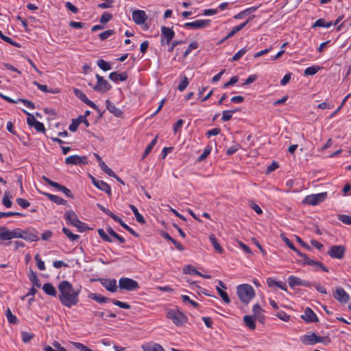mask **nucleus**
Listing matches in <instances>:
<instances>
[{"instance_id": "nucleus-47", "label": "nucleus", "mask_w": 351, "mask_h": 351, "mask_svg": "<svg viewBox=\"0 0 351 351\" xmlns=\"http://www.w3.org/2000/svg\"><path fill=\"white\" fill-rule=\"evenodd\" d=\"M33 84L34 85H36L38 89H40V90L43 91V92H51V93H56L58 92V90H49L48 88H47V85H43V84H40L39 83H38L36 81H34L33 82Z\"/></svg>"}, {"instance_id": "nucleus-60", "label": "nucleus", "mask_w": 351, "mask_h": 351, "mask_svg": "<svg viewBox=\"0 0 351 351\" xmlns=\"http://www.w3.org/2000/svg\"><path fill=\"white\" fill-rule=\"evenodd\" d=\"M280 238L290 249H291V250L295 249V245L285 234H281Z\"/></svg>"}, {"instance_id": "nucleus-28", "label": "nucleus", "mask_w": 351, "mask_h": 351, "mask_svg": "<svg viewBox=\"0 0 351 351\" xmlns=\"http://www.w3.org/2000/svg\"><path fill=\"white\" fill-rule=\"evenodd\" d=\"M248 23L249 20H247L245 22L240 24L239 25L234 27L228 33V34L225 37V39H228L232 37L237 32L244 28Z\"/></svg>"}, {"instance_id": "nucleus-62", "label": "nucleus", "mask_w": 351, "mask_h": 351, "mask_svg": "<svg viewBox=\"0 0 351 351\" xmlns=\"http://www.w3.org/2000/svg\"><path fill=\"white\" fill-rule=\"evenodd\" d=\"M21 335L24 343L29 342L33 338V335L27 332H23Z\"/></svg>"}, {"instance_id": "nucleus-4", "label": "nucleus", "mask_w": 351, "mask_h": 351, "mask_svg": "<svg viewBox=\"0 0 351 351\" xmlns=\"http://www.w3.org/2000/svg\"><path fill=\"white\" fill-rule=\"evenodd\" d=\"M64 217L68 224L77 228L80 232H82L84 230L85 223L78 219L77 215L73 210H66L64 213Z\"/></svg>"}, {"instance_id": "nucleus-63", "label": "nucleus", "mask_w": 351, "mask_h": 351, "mask_svg": "<svg viewBox=\"0 0 351 351\" xmlns=\"http://www.w3.org/2000/svg\"><path fill=\"white\" fill-rule=\"evenodd\" d=\"M279 167L278 163L277 162L273 161L272 163L269 165L267 168L266 172L267 173H269L276 169H278Z\"/></svg>"}, {"instance_id": "nucleus-6", "label": "nucleus", "mask_w": 351, "mask_h": 351, "mask_svg": "<svg viewBox=\"0 0 351 351\" xmlns=\"http://www.w3.org/2000/svg\"><path fill=\"white\" fill-rule=\"evenodd\" d=\"M327 195V192L309 195L305 197L303 202L308 205L316 206L323 202Z\"/></svg>"}, {"instance_id": "nucleus-64", "label": "nucleus", "mask_w": 351, "mask_h": 351, "mask_svg": "<svg viewBox=\"0 0 351 351\" xmlns=\"http://www.w3.org/2000/svg\"><path fill=\"white\" fill-rule=\"evenodd\" d=\"M65 6L68 10H69L73 13L76 14L78 12V8L76 6L73 5L71 2H66Z\"/></svg>"}, {"instance_id": "nucleus-7", "label": "nucleus", "mask_w": 351, "mask_h": 351, "mask_svg": "<svg viewBox=\"0 0 351 351\" xmlns=\"http://www.w3.org/2000/svg\"><path fill=\"white\" fill-rule=\"evenodd\" d=\"M346 247L343 245H332L327 252L331 258L342 260L345 257Z\"/></svg>"}, {"instance_id": "nucleus-30", "label": "nucleus", "mask_w": 351, "mask_h": 351, "mask_svg": "<svg viewBox=\"0 0 351 351\" xmlns=\"http://www.w3.org/2000/svg\"><path fill=\"white\" fill-rule=\"evenodd\" d=\"M209 239L215 250L220 254L223 253V249L217 241L215 236L214 234H210L209 237Z\"/></svg>"}, {"instance_id": "nucleus-56", "label": "nucleus", "mask_w": 351, "mask_h": 351, "mask_svg": "<svg viewBox=\"0 0 351 351\" xmlns=\"http://www.w3.org/2000/svg\"><path fill=\"white\" fill-rule=\"evenodd\" d=\"M16 202L23 208H27L30 205V203L27 200L23 198H17Z\"/></svg>"}, {"instance_id": "nucleus-58", "label": "nucleus", "mask_w": 351, "mask_h": 351, "mask_svg": "<svg viewBox=\"0 0 351 351\" xmlns=\"http://www.w3.org/2000/svg\"><path fill=\"white\" fill-rule=\"evenodd\" d=\"M247 51V49H245V48L241 49L240 51H239L237 53H236L232 58V61H237L239 60Z\"/></svg>"}, {"instance_id": "nucleus-26", "label": "nucleus", "mask_w": 351, "mask_h": 351, "mask_svg": "<svg viewBox=\"0 0 351 351\" xmlns=\"http://www.w3.org/2000/svg\"><path fill=\"white\" fill-rule=\"evenodd\" d=\"M44 292L51 296H56L57 291L56 288L51 283H45L43 286Z\"/></svg>"}, {"instance_id": "nucleus-36", "label": "nucleus", "mask_w": 351, "mask_h": 351, "mask_svg": "<svg viewBox=\"0 0 351 351\" xmlns=\"http://www.w3.org/2000/svg\"><path fill=\"white\" fill-rule=\"evenodd\" d=\"M11 197H12L10 195L9 192L4 193L2 203L6 208H10L12 206V202L11 201Z\"/></svg>"}, {"instance_id": "nucleus-41", "label": "nucleus", "mask_w": 351, "mask_h": 351, "mask_svg": "<svg viewBox=\"0 0 351 351\" xmlns=\"http://www.w3.org/2000/svg\"><path fill=\"white\" fill-rule=\"evenodd\" d=\"M319 70V66H309L304 70V75H313Z\"/></svg>"}, {"instance_id": "nucleus-14", "label": "nucleus", "mask_w": 351, "mask_h": 351, "mask_svg": "<svg viewBox=\"0 0 351 351\" xmlns=\"http://www.w3.org/2000/svg\"><path fill=\"white\" fill-rule=\"evenodd\" d=\"M88 162L86 156H80L78 155H72L65 159V163L67 165H85Z\"/></svg>"}, {"instance_id": "nucleus-44", "label": "nucleus", "mask_w": 351, "mask_h": 351, "mask_svg": "<svg viewBox=\"0 0 351 351\" xmlns=\"http://www.w3.org/2000/svg\"><path fill=\"white\" fill-rule=\"evenodd\" d=\"M114 31L113 29H108L105 32H103L99 34V38L102 40L107 39L110 36L114 34Z\"/></svg>"}, {"instance_id": "nucleus-50", "label": "nucleus", "mask_w": 351, "mask_h": 351, "mask_svg": "<svg viewBox=\"0 0 351 351\" xmlns=\"http://www.w3.org/2000/svg\"><path fill=\"white\" fill-rule=\"evenodd\" d=\"M35 261L37 263V267L39 270L44 271L45 270V265L43 261L41 260L38 254L35 256Z\"/></svg>"}, {"instance_id": "nucleus-43", "label": "nucleus", "mask_w": 351, "mask_h": 351, "mask_svg": "<svg viewBox=\"0 0 351 351\" xmlns=\"http://www.w3.org/2000/svg\"><path fill=\"white\" fill-rule=\"evenodd\" d=\"M0 38L5 42L14 46V47H20V45L14 41H13L10 37L5 36L2 32L0 30Z\"/></svg>"}, {"instance_id": "nucleus-37", "label": "nucleus", "mask_w": 351, "mask_h": 351, "mask_svg": "<svg viewBox=\"0 0 351 351\" xmlns=\"http://www.w3.org/2000/svg\"><path fill=\"white\" fill-rule=\"evenodd\" d=\"M212 150V147L210 145H207L204 149L203 153L199 156L197 161L202 162L204 160L208 155L210 154V152Z\"/></svg>"}, {"instance_id": "nucleus-40", "label": "nucleus", "mask_w": 351, "mask_h": 351, "mask_svg": "<svg viewBox=\"0 0 351 351\" xmlns=\"http://www.w3.org/2000/svg\"><path fill=\"white\" fill-rule=\"evenodd\" d=\"M308 265L313 266L316 268H321L323 271L328 272V268L321 262L311 260V261L308 263Z\"/></svg>"}, {"instance_id": "nucleus-32", "label": "nucleus", "mask_w": 351, "mask_h": 351, "mask_svg": "<svg viewBox=\"0 0 351 351\" xmlns=\"http://www.w3.org/2000/svg\"><path fill=\"white\" fill-rule=\"evenodd\" d=\"M5 316L8 319V322L10 324H15L18 322L17 317L12 314L11 310L10 308H8L5 311Z\"/></svg>"}, {"instance_id": "nucleus-29", "label": "nucleus", "mask_w": 351, "mask_h": 351, "mask_svg": "<svg viewBox=\"0 0 351 351\" xmlns=\"http://www.w3.org/2000/svg\"><path fill=\"white\" fill-rule=\"evenodd\" d=\"M290 287L293 288L296 286H301L302 280L295 276H290L287 279Z\"/></svg>"}, {"instance_id": "nucleus-22", "label": "nucleus", "mask_w": 351, "mask_h": 351, "mask_svg": "<svg viewBox=\"0 0 351 351\" xmlns=\"http://www.w3.org/2000/svg\"><path fill=\"white\" fill-rule=\"evenodd\" d=\"M109 78L114 82H123L125 81L128 78V75L126 73H119L117 72H112L109 75Z\"/></svg>"}, {"instance_id": "nucleus-45", "label": "nucleus", "mask_w": 351, "mask_h": 351, "mask_svg": "<svg viewBox=\"0 0 351 351\" xmlns=\"http://www.w3.org/2000/svg\"><path fill=\"white\" fill-rule=\"evenodd\" d=\"M98 234L104 241L108 242H113V239L110 237L109 234H107L106 232L103 229L98 230Z\"/></svg>"}, {"instance_id": "nucleus-3", "label": "nucleus", "mask_w": 351, "mask_h": 351, "mask_svg": "<svg viewBox=\"0 0 351 351\" xmlns=\"http://www.w3.org/2000/svg\"><path fill=\"white\" fill-rule=\"evenodd\" d=\"M300 341L304 345H314L317 343H324L326 344L330 342L328 337L318 336L315 332H311L301 337Z\"/></svg>"}, {"instance_id": "nucleus-5", "label": "nucleus", "mask_w": 351, "mask_h": 351, "mask_svg": "<svg viewBox=\"0 0 351 351\" xmlns=\"http://www.w3.org/2000/svg\"><path fill=\"white\" fill-rule=\"evenodd\" d=\"M119 287L128 291L137 290L139 288L138 283L129 278H121L119 280Z\"/></svg>"}, {"instance_id": "nucleus-48", "label": "nucleus", "mask_w": 351, "mask_h": 351, "mask_svg": "<svg viewBox=\"0 0 351 351\" xmlns=\"http://www.w3.org/2000/svg\"><path fill=\"white\" fill-rule=\"evenodd\" d=\"M198 47V44L196 42H192L186 50L184 51L183 56L184 58H186L193 49H195Z\"/></svg>"}, {"instance_id": "nucleus-9", "label": "nucleus", "mask_w": 351, "mask_h": 351, "mask_svg": "<svg viewBox=\"0 0 351 351\" xmlns=\"http://www.w3.org/2000/svg\"><path fill=\"white\" fill-rule=\"evenodd\" d=\"M42 178L45 182H47L51 186H53V187L57 189L58 190L62 191L66 197H70V198L73 197L72 192L69 189L65 187L64 186H62L58 182L51 180L50 179H49L47 177H46L45 176H43Z\"/></svg>"}, {"instance_id": "nucleus-20", "label": "nucleus", "mask_w": 351, "mask_h": 351, "mask_svg": "<svg viewBox=\"0 0 351 351\" xmlns=\"http://www.w3.org/2000/svg\"><path fill=\"white\" fill-rule=\"evenodd\" d=\"M95 91H97L99 93H106L110 90L112 88V86L109 84V82L105 80L100 84H95L93 87Z\"/></svg>"}, {"instance_id": "nucleus-25", "label": "nucleus", "mask_w": 351, "mask_h": 351, "mask_svg": "<svg viewBox=\"0 0 351 351\" xmlns=\"http://www.w3.org/2000/svg\"><path fill=\"white\" fill-rule=\"evenodd\" d=\"M11 230H9L6 227L0 226V240L7 241L11 240L10 237Z\"/></svg>"}, {"instance_id": "nucleus-18", "label": "nucleus", "mask_w": 351, "mask_h": 351, "mask_svg": "<svg viewBox=\"0 0 351 351\" xmlns=\"http://www.w3.org/2000/svg\"><path fill=\"white\" fill-rule=\"evenodd\" d=\"M132 19L136 24L140 25L144 23L146 15L144 11L137 10L132 12Z\"/></svg>"}, {"instance_id": "nucleus-8", "label": "nucleus", "mask_w": 351, "mask_h": 351, "mask_svg": "<svg viewBox=\"0 0 351 351\" xmlns=\"http://www.w3.org/2000/svg\"><path fill=\"white\" fill-rule=\"evenodd\" d=\"M167 318L172 320V322L178 326L183 325L186 322L187 317L181 312L178 311L171 310L167 314Z\"/></svg>"}, {"instance_id": "nucleus-33", "label": "nucleus", "mask_w": 351, "mask_h": 351, "mask_svg": "<svg viewBox=\"0 0 351 351\" xmlns=\"http://www.w3.org/2000/svg\"><path fill=\"white\" fill-rule=\"evenodd\" d=\"M130 208L132 210L134 215H135L136 219L138 223H143L145 222L143 217L138 213V209L136 206L132 204L130 205Z\"/></svg>"}, {"instance_id": "nucleus-39", "label": "nucleus", "mask_w": 351, "mask_h": 351, "mask_svg": "<svg viewBox=\"0 0 351 351\" xmlns=\"http://www.w3.org/2000/svg\"><path fill=\"white\" fill-rule=\"evenodd\" d=\"M97 65L103 71H109L111 69L110 64L108 62L104 60L103 59H100L97 61Z\"/></svg>"}, {"instance_id": "nucleus-53", "label": "nucleus", "mask_w": 351, "mask_h": 351, "mask_svg": "<svg viewBox=\"0 0 351 351\" xmlns=\"http://www.w3.org/2000/svg\"><path fill=\"white\" fill-rule=\"evenodd\" d=\"M112 303L114 305L118 306L121 308H124V309H130V305L126 302H121L119 300H113Z\"/></svg>"}, {"instance_id": "nucleus-21", "label": "nucleus", "mask_w": 351, "mask_h": 351, "mask_svg": "<svg viewBox=\"0 0 351 351\" xmlns=\"http://www.w3.org/2000/svg\"><path fill=\"white\" fill-rule=\"evenodd\" d=\"M106 108L110 113L113 114L114 116L117 117H121V115L122 114V111L119 108H117L115 105L113 104L108 99L106 101Z\"/></svg>"}, {"instance_id": "nucleus-23", "label": "nucleus", "mask_w": 351, "mask_h": 351, "mask_svg": "<svg viewBox=\"0 0 351 351\" xmlns=\"http://www.w3.org/2000/svg\"><path fill=\"white\" fill-rule=\"evenodd\" d=\"M43 194L46 197H47L51 202L57 204L58 205H65L66 203V200H64L63 198H62L58 195H53V194L48 193H44Z\"/></svg>"}, {"instance_id": "nucleus-57", "label": "nucleus", "mask_w": 351, "mask_h": 351, "mask_svg": "<svg viewBox=\"0 0 351 351\" xmlns=\"http://www.w3.org/2000/svg\"><path fill=\"white\" fill-rule=\"evenodd\" d=\"M112 18V14L110 13H108V12H104L101 18H100V22L101 23H108L110 20H111V19Z\"/></svg>"}, {"instance_id": "nucleus-61", "label": "nucleus", "mask_w": 351, "mask_h": 351, "mask_svg": "<svg viewBox=\"0 0 351 351\" xmlns=\"http://www.w3.org/2000/svg\"><path fill=\"white\" fill-rule=\"evenodd\" d=\"M233 112H234V110H225V111H223V112L222 119L224 121H229L232 118Z\"/></svg>"}, {"instance_id": "nucleus-27", "label": "nucleus", "mask_w": 351, "mask_h": 351, "mask_svg": "<svg viewBox=\"0 0 351 351\" xmlns=\"http://www.w3.org/2000/svg\"><path fill=\"white\" fill-rule=\"evenodd\" d=\"M245 325L251 330L256 328L255 317L251 315H245L243 317Z\"/></svg>"}, {"instance_id": "nucleus-34", "label": "nucleus", "mask_w": 351, "mask_h": 351, "mask_svg": "<svg viewBox=\"0 0 351 351\" xmlns=\"http://www.w3.org/2000/svg\"><path fill=\"white\" fill-rule=\"evenodd\" d=\"M99 166L102 169V171L107 173L109 176L116 177L114 172L110 168H109L104 162H100Z\"/></svg>"}, {"instance_id": "nucleus-19", "label": "nucleus", "mask_w": 351, "mask_h": 351, "mask_svg": "<svg viewBox=\"0 0 351 351\" xmlns=\"http://www.w3.org/2000/svg\"><path fill=\"white\" fill-rule=\"evenodd\" d=\"M93 183L97 188H98L101 191L106 193H111V189L110 185L108 184L106 182H104L103 180H97L93 178Z\"/></svg>"}, {"instance_id": "nucleus-38", "label": "nucleus", "mask_w": 351, "mask_h": 351, "mask_svg": "<svg viewBox=\"0 0 351 351\" xmlns=\"http://www.w3.org/2000/svg\"><path fill=\"white\" fill-rule=\"evenodd\" d=\"M183 271L185 274H195L198 276H202V274L198 271L195 267L192 265H187L183 269Z\"/></svg>"}, {"instance_id": "nucleus-31", "label": "nucleus", "mask_w": 351, "mask_h": 351, "mask_svg": "<svg viewBox=\"0 0 351 351\" xmlns=\"http://www.w3.org/2000/svg\"><path fill=\"white\" fill-rule=\"evenodd\" d=\"M62 232L64 234L68 237V239L71 241H75L80 239V236L78 234H73L69 228H63Z\"/></svg>"}, {"instance_id": "nucleus-49", "label": "nucleus", "mask_w": 351, "mask_h": 351, "mask_svg": "<svg viewBox=\"0 0 351 351\" xmlns=\"http://www.w3.org/2000/svg\"><path fill=\"white\" fill-rule=\"evenodd\" d=\"M275 315L284 322H288L290 319V316L282 311L277 312Z\"/></svg>"}, {"instance_id": "nucleus-42", "label": "nucleus", "mask_w": 351, "mask_h": 351, "mask_svg": "<svg viewBox=\"0 0 351 351\" xmlns=\"http://www.w3.org/2000/svg\"><path fill=\"white\" fill-rule=\"evenodd\" d=\"M217 290L218 291V293L219 294L220 297L222 298V300L226 303L229 304L230 302V299L228 295V293L222 290L221 288L217 287Z\"/></svg>"}, {"instance_id": "nucleus-10", "label": "nucleus", "mask_w": 351, "mask_h": 351, "mask_svg": "<svg viewBox=\"0 0 351 351\" xmlns=\"http://www.w3.org/2000/svg\"><path fill=\"white\" fill-rule=\"evenodd\" d=\"M162 38H161V44L162 45H169L171 40L175 36L174 32L170 29L169 27H167L165 26L162 27Z\"/></svg>"}, {"instance_id": "nucleus-55", "label": "nucleus", "mask_w": 351, "mask_h": 351, "mask_svg": "<svg viewBox=\"0 0 351 351\" xmlns=\"http://www.w3.org/2000/svg\"><path fill=\"white\" fill-rule=\"evenodd\" d=\"M338 219L345 224L351 225V217L349 215H339Z\"/></svg>"}, {"instance_id": "nucleus-54", "label": "nucleus", "mask_w": 351, "mask_h": 351, "mask_svg": "<svg viewBox=\"0 0 351 351\" xmlns=\"http://www.w3.org/2000/svg\"><path fill=\"white\" fill-rule=\"evenodd\" d=\"M24 112L25 114H27V124L30 126V127H32L34 125V124L37 121L34 117V116L29 112H27V111L24 110Z\"/></svg>"}, {"instance_id": "nucleus-35", "label": "nucleus", "mask_w": 351, "mask_h": 351, "mask_svg": "<svg viewBox=\"0 0 351 351\" xmlns=\"http://www.w3.org/2000/svg\"><path fill=\"white\" fill-rule=\"evenodd\" d=\"M332 22L326 23L324 19H319L317 20L313 25V27H329L332 25Z\"/></svg>"}, {"instance_id": "nucleus-52", "label": "nucleus", "mask_w": 351, "mask_h": 351, "mask_svg": "<svg viewBox=\"0 0 351 351\" xmlns=\"http://www.w3.org/2000/svg\"><path fill=\"white\" fill-rule=\"evenodd\" d=\"M73 345L76 349L79 350L80 351H93L87 346L79 342H73Z\"/></svg>"}, {"instance_id": "nucleus-2", "label": "nucleus", "mask_w": 351, "mask_h": 351, "mask_svg": "<svg viewBox=\"0 0 351 351\" xmlns=\"http://www.w3.org/2000/svg\"><path fill=\"white\" fill-rule=\"evenodd\" d=\"M237 293L241 301L245 304H248L255 295L254 288L247 284L239 285Z\"/></svg>"}, {"instance_id": "nucleus-15", "label": "nucleus", "mask_w": 351, "mask_h": 351, "mask_svg": "<svg viewBox=\"0 0 351 351\" xmlns=\"http://www.w3.org/2000/svg\"><path fill=\"white\" fill-rule=\"evenodd\" d=\"M301 318L304 320L306 323H313V322H318L319 319L316 314L313 312V311L307 307L304 313L301 315Z\"/></svg>"}, {"instance_id": "nucleus-46", "label": "nucleus", "mask_w": 351, "mask_h": 351, "mask_svg": "<svg viewBox=\"0 0 351 351\" xmlns=\"http://www.w3.org/2000/svg\"><path fill=\"white\" fill-rule=\"evenodd\" d=\"M189 85V80H188V78L184 76L182 80L180 81L178 86V88L180 91H183L185 90V88L187 87V86Z\"/></svg>"}, {"instance_id": "nucleus-51", "label": "nucleus", "mask_w": 351, "mask_h": 351, "mask_svg": "<svg viewBox=\"0 0 351 351\" xmlns=\"http://www.w3.org/2000/svg\"><path fill=\"white\" fill-rule=\"evenodd\" d=\"M21 228H17L11 230V234H10L11 239H19V238L21 239Z\"/></svg>"}, {"instance_id": "nucleus-13", "label": "nucleus", "mask_w": 351, "mask_h": 351, "mask_svg": "<svg viewBox=\"0 0 351 351\" xmlns=\"http://www.w3.org/2000/svg\"><path fill=\"white\" fill-rule=\"evenodd\" d=\"M74 93H75V95L80 99H81L83 102H84L88 106H90L91 108H93V109L97 110L99 113V117L102 116V113L100 112V110L98 108L96 104H95L92 101L88 99L84 93H83L81 90H80L77 88L74 89Z\"/></svg>"}, {"instance_id": "nucleus-1", "label": "nucleus", "mask_w": 351, "mask_h": 351, "mask_svg": "<svg viewBox=\"0 0 351 351\" xmlns=\"http://www.w3.org/2000/svg\"><path fill=\"white\" fill-rule=\"evenodd\" d=\"M58 298L60 303L67 307L71 308L79 302L80 289H74L71 283L67 280H63L58 285Z\"/></svg>"}, {"instance_id": "nucleus-24", "label": "nucleus", "mask_w": 351, "mask_h": 351, "mask_svg": "<svg viewBox=\"0 0 351 351\" xmlns=\"http://www.w3.org/2000/svg\"><path fill=\"white\" fill-rule=\"evenodd\" d=\"M88 298L100 304L106 303L110 301L109 298L104 297L99 293H90L88 295Z\"/></svg>"}, {"instance_id": "nucleus-16", "label": "nucleus", "mask_w": 351, "mask_h": 351, "mask_svg": "<svg viewBox=\"0 0 351 351\" xmlns=\"http://www.w3.org/2000/svg\"><path fill=\"white\" fill-rule=\"evenodd\" d=\"M210 20H196L193 22L184 23V27L193 29H200L209 25Z\"/></svg>"}, {"instance_id": "nucleus-59", "label": "nucleus", "mask_w": 351, "mask_h": 351, "mask_svg": "<svg viewBox=\"0 0 351 351\" xmlns=\"http://www.w3.org/2000/svg\"><path fill=\"white\" fill-rule=\"evenodd\" d=\"M239 80V77L235 75V76H233L230 78V80L227 82L226 83H225L223 86V87L224 88H226L228 87H229L230 86H232V85H234V84H236Z\"/></svg>"}, {"instance_id": "nucleus-12", "label": "nucleus", "mask_w": 351, "mask_h": 351, "mask_svg": "<svg viewBox=\"0 0 351 351\" xmlns=\"http://www.w3.org/2000/svg\"><path fill=\"white\" fill-rule=\"evenodd\" d=\"M333 297L341 303H347L350 300L349 294L341 287L336 288Z\"/></svg>"}, {"instance_id": "nucleus-11", "label": "nucleus", "mask_w": 351, "mask_h": 351, "mask_svg": "<svg viewBox=\"0 0 351 351\" xmlns=\"http://www.w3.org/2000/svg\"><path fill=\"white\" fill-rule=\"evenodd\" d=\"M21 239L27 241H37L39 239L38 232L33 229H21Z\"/></svg>"}, {"instance_id": "nucleus-17", "label": "nucleus", "mask_w": 351, "mask_h": 351, "mask_svg": "<svg viewBox=\"0 0 351 351\" xmlns=\"http://www.w3.org/2000/svg\"><path fill=\"white\" fill-rule=\"evenodd\" d=\"M101 284L110 292L114 293L117 289V281L115 279H102L101 280Z\"/></svg>"}]
</instances>
